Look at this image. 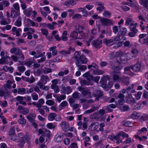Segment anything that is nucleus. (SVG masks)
<instances>
[{
	"mask_svg": "<svg viewBox=\"0 0 148 148\" xmlns=\"http://www.w3.org/2000/svg\"><path fill=\"white\" fill-rule=\"evenodd\" d=\"M123 137H127L128 134H127L123 131H121L116 133V135L112 134L110 135L109 138L110 139L113 141L116 140V144H119L120 143H121L122 139L120 138V136Z\"/></svg>",
	"mask_w": 148,
	"mask_h": 148,
	"instance_id": "nucleus-1",
	"label": "nucleus"
},
{
	"mask_svg": "<svg viewBox=\"0 0 148 148\" xmlns=\"http://www.w3.org/2000/svg\"><path fill=\"white\" fill-rule=\"evenodd\" d=\"M18 135L20 138L18 140V145L20 147H22L24 145L26 141L28 140L29 137L27 135L24 136L23 133L22 132L18 133Z\"/></svg>",
	"mask_w": 148,
	"mask_h": 148,
	"instance_id": "nucleus-2",
	"label": "nucleus"
},
{
	"mask_svg": "<svg viewBox=\"0 0 148 148\" xmlns=\"http://www.w3.org/2000/svg\"><path fill=\"white\" fill-rule=\"evenodd\" d=\"M83 123H82V121H79L77 123V125L78 126V130H86L88 127L87 125V122L88 121L87 118L84 117Z\"/></svg>",
	"mask_w": 148,
	"mask_h": 148,
	"instance_id": "nucleus-3",
	"label": "nucleus"
},
{
	"mask_svg": "<svg viewBox=\"0 0 148 148\" xmlns=\"http://www.w3.org/2000/svg\"><path fill=\"white\" fill-rule=\"evenodd\" d=\"M11 58L5 55V57L0 59V64H9L10 66L13 64V62L11 60Z\"/></svg>",
	"mask_w": 148,
	"mask_h": 148,
	"instance_id": "nucleus-4",
	"label": "nucleus"
},
{
	"mask_svg": "<svg viewBox=\"0 0 148 148\" xmlns=\"http://www.w3.org/2000/svg\"><path fill=\"white\" fill-rule=\"evenodd\" d=\"M48 119L50 121H52L55 120L57 121H59L61 120V117L60 115H57L55 113L51 112L49 114Z\"/></svg>",
	"mask_w": 148,
	"mask_h": 148,
	"instance_id": "nucleus-5",
	"label": "nucleus"
},
{
	"mask_svg": "<svg viewBox=\"0 0 148 148\" xmlns=\"http://www.w3.org/2000/svg\"><path fill=\"white\" fill-rule=\"evenodd\" d=\"M52 84L51 86V88L54 90L55 92L58 93L60 91L58 86L57 85L58 81L56 79H54L51 81Z\"/></svg>",
	"mask_w": 148,
	"mask_h": 148,
	"instance_id": "nucleus-6",
	"label": "nucleus"
},
{
	"mask_svg": "<svg viewBox=\"0 0 148 148\" xmlns=\"http://www.w3.org/2000/svg\"><path fill=\"white\" fill-rule=\"evenodd\" d=\"M100 21L101 23L104 26L111 25L113 23V21L112 20L105 18H101Z\"/></svg>",
	"mask_w": 148,
	"mask_h": 148,
	"instance_id": "nucleus-7",
	"label": "nucleus"
},
{
	"mask_svg": "<svg viewBox=\"0 0 148 148\" xmlns=\"http://www.w3.org/2000/svg\"><path fill=\"white\" fill-rule=\"evenodd\" d=\"M72 91V89L70 86H67L66 87L64 86H62V89L60 90V93L62 94L66 93L68 95Z\"/></svg>",
	"mask_w": 148,
	"mask_h": 148,
	"instance_id": "nucleus-8",
	"label": "nucleus"
},
{
	"mask_svg": "<svg viewBox=\"0 0 148 148\" xmlns=\"http://www.w3.org/2000/svg\"><path fill=\"white\" fill-rule=\"evenodd\" d=\"M126 102L132 105L136 102L135 99L131 95H129L125 97Z\"/></svg>",
	"mask_w": 148,
	"mask_h": 148,
	"instance_id": "nucleus-9",
	"label": "nucleus"
},
{
	"mask_svg": "<svg viewBox=\"0 0 148 148\" xmlns=\"http://www.w3.org/2000/svg\"><path fill=\"white\" fill-rule=\"evenodd\" d=\"M12 34L19 37L20 36V33L22 32L21 29L20 28H17L15 27H13L12 29Z\"/></svg>",
	"mask_w": 148,
	"mask_h": 148,
	"instance_id": "nucleus-10",
	"label": "nucleus"
},
{
	"mask_svg": "<svg viewBox=\"0 0 148 148\" xmlns=\"http://www.w3.org/2000/svg\"><path fill=\"white\" fill-rule=\"evenodd\" d=\"M69 124L66 121L62 122L61 123L60 126L63 130L66 132L69 130Z\"/></svg>",
	"mask_w": 148,
	"mask_h": 148,
	"instance_id": "nucleus-11",
	"label": "nucleus"
},
{
	"mask_svg": "<svg viewBox=\"0 0 148 148\" xmlns=\"http://www.w3.org/2000/svg\"><path fill=\"white\" fill-rule=\"evenodd\" d=\"M141 66V64L138 62L134 65L131 66V69L134 72H137L140 70Z\"/></svg>",
	"mask_w": 148,
	"mask_h": 148,
	"instance_id": "nucleus-12",
	"label": "nucleus"
},
{
	"mask_svg": "<svg viewBox=\"0 0 148 148\" xmlns=\"http://www.w3.org/2000/svg\"><path fill=\"white\" fill-rule=\"evenodd\" d=\"M20 112L24 114H26L29 112V110L27 108H24L21 106H19L17 108Z\"/></svg>",
	"mask_w": 148,
	"mask_h": 148,
	"instance_id": "nucleus-13",
	"label": "nucleus"
},
{
	"mask_svg": "<svg viewBox=\"0 0 148 148\" xmlns=\"http://www.w3.org/2000/svg\"><path fill=\"white\" fill-rule=\"evenodd\" d=\"M15 81L14 80L12 81L10 80H8L5 84V86L8 88L10 89L12 88L11 84H13L12 88H15L16 87V84L14 83Z\"/></svg>",
	"mask_w": 148,
	"mask_h": 148,
	"instance_id": "nucleus-14",
	"label": "nucleus"
},
{
	"mask_svg": "<svg viewBox=\"0 0 148 148\" xmlns=\"http://www.w3.org/2000/svg\"><path fill=\"white\" fill-rule=\"evenodd\" d=\"M29 53L30 55L34 56L33 58L36 59L44 56L45 54V52H43L39 54L38 53H36L35 51H32L30 52Z\"/></svg>",
	"mask_w": 148,
	"mask_h": 148,
	"instance_id": "nucleus-15",
	"label": "nucleus"
},
{
	"mask_svg": "<svg viewBox=\"0 0 148 148\" xmlns=\"http://www.w3.org/2000/svg\"><path fill=\"white\" fill-rule=\"evenodd\" d=\"M101 40H95L92 41V44L96 48H99L100 45L102 44Z\"/></svg>",
	"mask_w": 148,
	"mask_h": 148,
	"instance_id": "nucleus-16",
	"label": "nucleus"
},
{
	"mask_svg": "<svg viewBox=\"0 0 148 148\" xmlns=\"http://www.w3.org/2000/svg\"><path fill=\"white\" fill-rule=\"evenodd\" d=\"M78 0H69L65 1L64 3L65 5L67 6L73 5H75Z\"/></svg>",
	"mask_w": 148,
	"mask_h": 148,
	"instance_id": "nucleus-17",
	"label": "nucleus"
},
{
	"mask_svg": "<svg viewBox=\"0 0 148 148\" xmlns=\"http://www.w3.org/2000/svg\"><path fill=\"white\" fill-rule=\"evenodd\" d=\"M10 20L8 18H3L0 21V24L1 25H5L10 23Z\"/></svg>",
	"mask_w": 148,
	"mask_h": 148,
	"instance_id": "nucleus-18",
	"label": "nucleus"
},
{
	"mask_svg": "<svg viewBox=\"0 0 148 148\" xmlns=\"http://www.w3.org/2000/svg\"><path fill=\"white\" fill-rule=\"evenodd\" d=\"M10 52L12 53H14L16 52L15 54L18 55L21 52V50L18 47H13L11 49Z\"/></svg>",
	"mask_w": 148,
	"mask_h": 148,
	"instance_id": "nucleus-19",
	"label": "nucleus"
},
{
	"mask_svg": "<svg viewBox=\"0 0 148 148\" xmlns=\"http://www.w3.org/2000/svg\"><path fill=\"white\" fill-rule=\"evenodd\" d=\"M68 103L66 101H64L59 105V107L60 110L67 108L68 106Z\"/></svg>",
	"mask_w": 148,
	"mask_h": 148,
	"instance_id": "nucleus-20",
	"label": "nucleus"
},
{
	"mask_svg": "<svg viewBox=\"0 0 148 148\" xmlns=\"http://www.w3.org/2000/svg\"><path fill=\"white\" fill-rule=\"evenodd\" d=\"M80 83L82 85H92L93 82L91 80H82L80 81Z\"/></svg>",
	"mask_w": 148,
	"mask_h": 148,
	"instance_id": "nucleus-21",
	"label": "nucleus"
},
{
	"mask_svg": "<svg viewBox=\"0 0 148 148\" xmlns=\"http://www.w3.org/2000/svg\"><path fill=\"white\" fill-rule=\"evenodd\" d=\"M32 8L30 7L23 11L24 14L27 17H29L32 13Z\"/></svg>",
	"mask_w": 148,
	"mask_h": 148,
	"instance_id": "nucleus-22",
	"label": "nucleus"
},
{
	"mask_svg": "<svg viewBox=\"0 0 148 148\" xmlns=\"http://www.w3.org/2000/svg\"><path fill=\"white\" fill-rule=\"evenodd\" d=\"M99 127L98 123L96 122L91 124L89 127V129L90 131L95 130L98 128Z\"/></svg>",
	"mask_w": 148,
	"mask_h": 148,
	"instance_id": "nucleus-23",
	"label": "nucleus"
},
{
	"mask_svg": "<svg viewBox=\"0 0 148 148\" xmlns=\"http://www.w3.org/2000/svg\"><path fill=\"white\" fill-rule=\"evenodd\" d=\"M25 97H24L18 96L16 97V99L20 103L24 105H26V103L24 101H25Z\"/></svg>",
	"mask_w": 148,
	"mask_h": 148,
	"instance_id": "nucleus-24",
	"label": "nucleus"
},
{
	"mask_svg": "<svg viewBox=\"0 0 148 148\" xmlns=\"http://www.w3.org/2000/svg\"><path fill=\"white\" fill-rule=\"evenodd\" d=\"M77 29H75L71 33L70 36L73 39L75 40L78 38V34L77 33Z\"/></svg>",
	"mask_w": 148,
	"mask_h": 148,
	"instance_id": "nucleus-25",
	"label": "nucleus"
},
{
	"mask_svg": "<svg viewBox=\"0 0 148 148\" xmlns=\"http://www.w3.org/2000/svg\"><path fill=\"white\" fill-rule=\"evenodd\" d=\"M11 16L12 18H14L20 15V11H18L14 10L13 8H11Z\"/></svg>",
	"mask_w": 148,
	"mask_h": 148,
	"instance_id": "nucleus-26",
	"label": "nucleus"
},
{
	"mask_svg": "<svg viewBox=\"0 0 148 148\" xmlns=\"http://www.w3.org/2000/svg\"><path fill=\"white\" fill-rule=\"evenodd\" d=\"M103 42L108 46H111L114 44L113 40L112 39L108 40L105 38L103 40Z\"/></svg>",
	"mask_w": 148,
	"mask_h": 148,
	"instance_id": "nucleus-27",
	"label": "nucleus"
},
{
	"mask_svg": "<svg viewBox=\"0 0 148 148\" xmlns=\"http://www.w3.org/2000/svg\"><path fill=\"white\" fill-rule=\"evenodd\" d=\"M36 115L34 113L30 114L27 115L26 118L30 122L33 121L36 118Z\"/></svg>",
	"mask_w": 148,
	"mask_h": 148,
	"instance_id": "nucleus-28",
	"label": "nucleus"
},
{
	"mask_svg": "<svg viewBox=\"0 0 148 148\" xmlns=\"http://www.w3.org/2000/svg\"><path fill=\"white\" fill-rule=\"evenodd\" d=\"M112 79L114 82H119L122 80V77L119 76L116 74H114L112 76Z\"/></svg>",
	"mask_w": 148,
	"mask_h": 148,
	"instance_id": "nucleus-29",
	"label": "nucleus"
},
{
	"mask_svg": "<svg viewBox=\"0 0 148 148\" xmlns=\"http://www.w3.org/2000/svg\"><path fill=\"white\" fill-rule=\"evenodd\" d=\"M40 81L44 84H46L49 81V79L48 76L45 75H42L41 77Z\"/></svg>",
	"mask_w": 148,
	"mask_h": 148,
	"instance_id": "nucleus-30",
	"label": "nucleus"
},
{
	"mask_svg": "<svg viewBox=\"0 0 148 148\" xmlns=\"http://www.w3.org/2000/svg\"><path fill=\"white\" fill-rule=\"evenodd\" d=\"M139 3L145 8L148 9V1L147 0H139Z\"/></svg>",
	"mask_w": 148,
	"mask_h": 148,
	"instance_id": "nucleus-31",
	"label": "nucleus"
},
{
	"mask_svg": "<svg viewBox=\"0 0 148 148\" xmlns=\"http://www.w3.org/2000/svg\"><path fill=\"white\" fill-rule=\"evenodd\" d=\"M140 116V114L136 111L133 112L132 114L130 116L133 119H138Z\"/></svg>",
	"mask_w": 148,
	"mask_h": 148,
	"instance_id": "nucleus-32",
	"label": "nucleus"
},
{
	"mask_svg": "<svg viewBox=\"0 0 148 148\" xmlns=\"http://www.w3.org/2000/svg\"><path fill=\"white\" fill-rule=\"evenodd\" d=\"M119 109L122 112H124L129 110L130 108L127 105H124L119 106Z\"/></svg>",
	"mask_w": 148,
	"mask_h": 148,
	"instance_id": "nucleus-33",
	"label": "nucleus"
},
{
	"mask_svg": "<svg viewBox=\"0 0 148 148\" xmlns=\"http://www.w3.org/2000/svg\"><path fill=\"white\" fill-rule=\"evenodd\" d=\"M123 138H127L124 141V143L126 144H132L134 142V139H132L130 137H129V135L128 134L127 137H123Z\"/></svg>",
	"mask_w": 148,
	"mask_h": 148,
	"instance_id": "nucleus-34",
	"label": "nucleus"
},
{
	"mask_svg": "<svg viewBox=\"0 0 148 148\" xmlns=\"http://www.w3.org/2000/svg\"><path fill=\"white\" fill-rule=\"evenodd\" d=\"M97 5L99 6L97 8V10L99 11H101L104 8L103 3L102 2H98L96 3Z\"/></svg>",
	"mask_w": 148,
	"mask_h": 148,
	"instance_id": "nucleus-35",
	"label": "nucleus"
},
{
	"mask_svg": "<svg viewBox=\"0 0 148 148\" xmlns=\"http://www.w3.org/2000/svg\"><path fill=\"white\" fill-rule=\"evenodd\" d=\"M134 136L136 138L138 139L140 141H144L146 140L147 138V137L146 136H143L142 137H140L138 135H135Z\"/></svg>",
	"mask_w": 148,
	"mask_h": 148,
	"instance_id": "nucleus-36",
	"label": "nucleus"
},
{
	"mask_svg": "<svg viewBox=\"0 0 148 148\" xmlns=\"http://www.w3.org/2000/svg\"><path fill=\"white\" fill-rule=\"evenodd\" d=\"M98 108L97 106L93 107L85 111L84 112L85 114H90L92 113L98 109Z\"/></svg>",
	"mask_w": 148,
	"mask_h": 148,
	"instance_id": "nucleus-37",
	"label": "nucleus"
},
{
	"mask_svg": "<svg viewBox=\"0 0 148 148\" xmlns=\"http://www.w3.org/2000/svg\"><path fill=\"white\" fill-rule=\"evenodd\" d=\"M15 25L19 27L21 25V16H19L18 19L14 23Z\"/></svg>",
	"mask_w": 148,
	"mask_h": 148,
	"instance_id": "nucleus-38",
	"label": "nucleus"
},
{
	"mask_svg": "<svg viewBox=\"0 0 148 148\" xmlns=\"http://www.w3.org/2000/svg\"><path fill=\"white\" fill-rule=\"evenodd\" d=\"M130 79L128 77L125 76H123L122 77V80L121 81L123 83H124L126 84L129 83Z\"/></svg>",
	"mask_w": 148,
	"mask_h": 148,
	"instance_id": "nucleus-39",
	"label": "nucleus"
},
{
	"mask_svg": "<svg viewBox=\"0 0 148 148\" xmlns=\"http://www.w3.org/2000/svg\"><path fill=\"white\" fill-rule=\"evenodd\" d=\"M3 68L6 71H9L11 73L13 71V68L12 66L8 67L7 66H3Z\"/></svg>",
	"mask_w": 148,
	"mask_h": 148,
	"instance_id": "nucleus-40",
	"label": "nucleus"
},
{
	"mask_svg": "<svg viewBox=\"0 0 148 148\" xmlns=\"http://www.w3.org/2000/svg\"><path fill=\"white\" fill-rule=\"evenodd\" d=\"M66 98V96L64 95H61L59 96L56 97V100L59 103H60L62 100L65 99Z\"/></svg>",
	"mask_w": 148,
	"mask_h": 148,
	"instance_id": "nucleus-41",
	"label": "nucleus"
},
{
	"mask_svg": "<svg viewBox=\"0 0 148 148\" xmlns=\"http://www.w3.org/2000/svg\"><path fill=\"white\" fill-rule=\"evenodd\" d=\"M92 75L90 74V72H87L84 74L83 76L85 77L87 80H90Z\"/></svg>",
	"mask_w": 148,
	"mask_h": 148,
	"instance_id": "nucleus-42",
	"label": "nucleus"
},
{
	"mask_svg": "<svg viewBox=\"0 0 148 148\" xmlns=\"http://www.w3.org/2000/svg\"><path fill=\"white\" fill-rule=\"evenodd\" d=\"M79 60L83 64H86L87 62V58L83 56H82L80 57Z\"/></svg>",
	"mask_w": 148,
	"mask_h": 148,
	"instance_id": "nucleus-43",
	"label": "nucleus"
},
{
	"mask_svg": "<svg viewBox=\"0 0 148 148\" xmlns=\"http://www.w3.org/2000/svg\"><path fill=\"white\" fill-rule=\"evenodd\" d=\"M47 127L49 129H54L56 127L54 123H48L46 125Z\"/></svg>",
	"mask_w": 148,
	"mask_h": 148,
	"instance_id": "nucleus-44",
	"label": "nucleus"
},
{
	"mask_svg": "<svg viewBox=\"0 0 148 148\" xmlns=\"http://www.w3.org/2000/svg\"><path fill=\"white\" fill-rule=\"evenodd\" d=\"M54 140L57 143L60 142L62 140L61 136L58 134H56Z\"/></svg>",
	"mask_w": 148,
	"mask_h": 148,
	"instance_id": "nucleus-45",
	"label": "nucleus"
},
{
	"mask_svg": "<svg viewBox=\"0 0 148 148\" xmlns=\"http://www.w3.org/2000/svg\"><path fill=\"white\" fill-rule=\"evenodd\" d=\"M127 31L126 28L123 27L120 29L119 33V34L124 35L126 34Z\"/></svg>",
	"mask_w": 148,
	"mask_h": 148,
	"instance_id": "nucleus-46",
	"label": "nucleus"
},
{
	"mask_svg": "<svg viewBox=\"0 0 148 148\" xmlns=\"http://www.w3.org/2000/svg\"><path fill=\"white\" fill-rule=\"evenodd\" d=\"M132 53L134 56H137L138 53V51L137 49L135 48H132L131 51Z\"/></svg>",
	"mask_w": 148,
	"mask_h": 148,
	"instance_id": "nucleus-47",
	"label": "nucleus"
},
{
	"mask_svg": "<svg viewBox=\"0 0 148 148\" xmlns=\"http://www.w3.org/2000/svg\"><path fill=\"white\" fill-rule=\"evenodd\" d=\"M104 73V71L99 70H95L93 72V73L94 74L97 75H102Z\"/></svg>",
	"mask_w": 148,
	"mask_h": 148,
	"instance_id": "nucleus-48",
	"label": "nucleus"
},
{
	"mask_svg": "<svg viewBox=\"0 0 148 148\" xmlns=\"http://www.w3.org/2000/svg\"><path fill=\"white\" fill-rule=\"evenodd\" d=\"M139 42L141 44H145L147 45H148V37H146L145 38H144L143 41H141L140 40H139Z\"/></svg>",
	"mask_w": 148,
	"mask_h": 148,
	"instance_id": "nucleus-49",
	"label": "nucleus"
},
{
	"mask_svg": "<svg viewBox=\"0 0 148 148\" xmlns=\"http://www.w3.org/2000/svg\"><path fill=\"white\" fill-rule=\"evenodd\" d=\"M95 92L96 93V94L95 95V96L100 97L103 96V92L102 91L100 90H96Z\"/></svg>",
	"mask_w": 148,
	"mask_h": 148,
	"instance_id": "nucleus-50",
	"label": "nucleus"
},
{
	"mask_svg": "<svg viewBox=\"0 0 148 148\" xmlns=\"http://www.w3.org/2000/svg\"><path fill=\"white\" fill-rule=\"evenodd\" d=\"M113 84L112 82H110L108 83V84L107 86H106V84H103L102 85V87L103 88H105L107 87L108 88L110 89L113 86Z\"/></svg>",
	"mask_w": 148,
	"mask_h": 148,
	"instance_id": "nucleus-51",
	"label": "nucleus"
},
{
	"mask_svg": "<svg viewBox=\"0 0 148 148\" xmlns=\"http://www.w3.org/2000/svg\"><path fill=\"white\" fill-rule=\"evenodd\" d=\"M147 129L146 127H143L140 130H138L137 133L138 134H141L144 132L147 131Z\"/></svg>",
	"mask_w": 148,
	"mask_h": 148,
	"instance_id": "nucleus-52",
	"label": "nucleus"
},
{
	"mask_svg": "<svg viewBox=\"0 0 148 148\" xmlns=\"http://www.w3.org/2000/svg\"><path fill=\"white\" fill-rule=\"evenodd\" d=\"M18 93L19 94H23L26 93V89L25 88H18Z\"/></svg>",
	"mask_w": 148,
	"mask_h": 148,
	"instance_id": "nucleus-53",
	"label": "nucleus"
},
{
	"mask_svg": "<svg viewBox=\"0 0 148 148\" xmlns=\"http://www.w3.org/2000/svg\"><path fill=\"white\" fill-rule=\"evenodd\" d=\"M87 69V66L86 65H84L80 66L78 68V70L80 71H85Z\"/></svg>",
	"mask_w": 148,
	"mask_h": 148,
	"instance_id": "nucleus-54",
	"label": "nucleus"
},
{
	"mask_svg": "<svg viewBox=\"0 0 148 148\" xmlns=\"http://www.w3.org/2000/svg\"><path fill=\"white\" fill-rule=\"evenodd\" d=\"M133 23H131L130 26V29L131 31L136 33H137L138 30L136 29V27L135 26H134Z\"/></svg>",
	"mask_w": 148,
	"mask_h": 148,
	"instance_id": "nucleus-55",
	"label": "nucleus"
},
{
	"mask_svg": "<svg viewBox=\"0 0 148 148\" xmlns=\"http://www.w3.org/2000/svg\"><path fill=\"white\" fill-rule=\"evenodd\" d=\"M31 96L34 100H37L38 99V95L35 92H33Z\"/></svg>",
	"mask_w": 148,
	"mask_h": 148,
	"instance_id": "nucleus-56",
	"label": "nucleus"
},
{
	"mask_svg": "<svg viewBox=\"0 0 148 148\" xmlns=\"http://www.w3.org/2000/svg\"><path fill=\"white\" fill-rule=\"evenodd\" d=\"M103 15L106 17L110 18L111 16V13L108 11H105L103 13Z\"/></svg>",
	"mask_w": 148,
	"mask_h": 148,
	"instance_id": "nucleus-57",
	"label": "nucleus"
},
{
	"mask_svg": "<svg viewBox=\"0 0 148 148\" xmlns=\"http://www.w3.org/2000/svg\"><path fill=\"white\" fill-rule=\"evenodd\" d=\"M123 125L126 127H131L132 126L133 123L132 122L128 121H125Z\"/></svg>",
	"mask_w": 148,
	"mask_h": 148,
	"instance_id": "nucleus-58",
	"label": "nucleus"
},
{
	"mask_svg": "<svg viewBox=\"0 0 148 148\" xmlns=\"http://www.w3.org/2000/svg\"><path fill=\"white\" fill-rule=\"evenodd\" d=\"M13 6L15 10L20 11L19 6L18 3H16L13 4Z\"/></svg>",
	"mask_w": 148,
	"mask_h": 148,
	"instance_id": "nucleus-59",
	"label": "nucleus"
},
{
	"mask_svg": "<svg viewBox=\"0 0 148 148\" xmlns=\"http://www.w3.org/2000/svg\"><path fill=\"white\" fill-rule=\"evenodd\" d=\"M100 79V77L99 76H96V77H93L92 76V77H91V79L90 80L92 82L93 81H94L96 82H98L99 80Z\"/></svg>",
	"mask_w": 148,
	"mask_h": 148,
	"instance_id": "nucleus-60",
	"label": "nucleus"
},
{
	"mask_svg": "<svg viewBox=\"0 0 148 148\" xmlns=\"http://www.w3.org/2000/svg\"><path fill=\"white\" fill-rule=\"evenodd\" d=\"M0 105L2 107H5L7 106L8 103L6 100L3 101H0Z\"/></svg>",
	"mask_w": 148,
	"mask_h": 148,
	"instance_id": "nucleus-61",
	"label": "nucleus"
},
{
	"mask_svg": "<svg viewBox=\"0 0 148 148\" xmlns=\"http://www.w3.org/2000/svg\"><path fill=\"white\" fill-rule=\"evenodd\" d=\"M15 134V129L13 127L10 128L9 132V136Z\"/></svg>",
	"mask_w": 148,
	"mask_h": 148,
	"instance_id": "nucleus-62",
	"label": "nucleus"
},
{
	"mask_svg": "<svg viewBox=\"0 0 148 148\" xmlns=\"http://www.w3.org/2000/svg\"><path fill=\"white\" fill-rule=\"evenodd\" d=\"M141 120L143 121H146L148 120V114H144L142 116L140 117Z\"/></svg>",
	"mask_w": 148,
	"mask_h": 148,
	"instance_id": "nucleus-63",
	"label": "nucleus"
},
{
	"mask_svg": "<svg viewBox=\"0 0 148 148\" xmlns=\"http://www.w3.org/2000/svg\"><path fill=\"white\" fill-rule=\"evenodd\" d=\"M68 148H78V146L76 143H72L68 147Z\"/></svg>",
	"mask_w": 148,
	"mask_h": 148,
	"instance_id": "nucleus-64",
	"label": "nucleus"
}]
</instances>
